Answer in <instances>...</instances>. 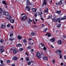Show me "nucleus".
<instances>
[{
	"mask_svg": "<svg viewBox=\"0 0 66 66\" xmlns=\"http://www.w3.org/2000/svg\"><path fill=\"white\" fill-rule=\"evenodd\" d=\"M39 47L42 49H44L45 50H46V47H45L44 44L43 43H42L40 44Z\"/></svg>",
	"mask_w": 66,
	"mask_h": 66,
	"instance_id": "obj_1",
	"label": "nucleus"
},
{
	"mask_svg": "<svg viewBox=\"0 0 66 66\" xmlns=\"http://www.w3.org/2000/svg\"><path fill=\"white\" fill-rule=\"evenodd\" d=\"M56 52L57 53V54H58V55H60V54H61V52H62V51H61V50H58L56 51Z\"/></svg>",
	"mask_w": 66,
	"mask_h": 66,
	"instance_id": "obj_2",
	"label": "nucleus"
},
{
	"mask_svg": "<svg viewBox=\"0 0 66 66\" xmlns=\"http://www.w3.org/2000/svg\"><path fill=\"white\" fill-rule=\"evenodd\" d=\"M27 19V17L26 16H24L21 18V20H25Z\"/></svg>",
	"mask_w": 66,
	"mask_h": 66,
	"instance_id": "obj_3",
	"label": "nucleus"
},
{
	"mask_svg": "<svg viewBox=\"0 0 66 66\" xmlns=\"http://www.w3.org/2000/svg\"><path fill=\"white\" fill-rule=\"evenodd\" d=\"M36 56L39 59H40V53L39 52L37 53Z\"/></svg>",
	"mask_w": 66,
	"mask_h": 66,
	"instance_id": "obj_4",
	"label": "nucleus"
},
{
	"mask_svg": "<svg viewBox=\"0 0 66 66\" xmlns=\"http://www.w3.org/2000/svg\"><path fill=\"white\" fill-rule=\"evenodd\" d=\"M46 9L44 10V12L45 15H47L48 12V9L47 8H46Z\"/></svg>",
	"mask_w": 66,
	"mask_h": 66,
	"instance_id": "obj_5",
	"label": "nucleus"
},
{
	"mask_svg": "<svg viewBox=\"0 0 66 66\" xmlns=\"http://www.w3.org/2000/svg\"><path fill=\"white\" fill-rule=\"evenodd\" d=\"M38 15H39L40 17L41 18L42 17V15H43V12H38Z\"/></svg>",
	"mask_w": 66,
	"mask_h": 66,
	"instance_id": "obj_6",
	"label": "nucleus"
},
{
	"mask_svg": "<svg viewBox=\"0 0 66 66\" xmlns=\"http://www.w3.org/2000/svg\"><path fill=\"white\" fill-rule=\"evenodd\" d=\"M18 51L16 50L15 49H14L13 50V52L14 54H15L16 53H18Z\"/></svg>",
	"mask_w": 66,
	"mask_h": 66,
	"instance_id": "obj_7",
	"label": "nucleus"
},
{
	"mask_svg": "<svg viewBox=\"0 0 66 66\" xmlns=\"http://www.w3.org/2000/svg\"><path fill=\"white\" fill-rule=\"evenodd\" d=\"M26 10L28 11H30V8L28 6H27L25 7Z\"/></svg>",
	"mask_w": 66,
	"mask_h": 66,
	"instance_id": "obj_8",
	"label": "nucleus"
},
{
	"mask_svg": "<svg viewBox=\"0 0 66 66\" xmlns=\"http://www.w3.org/2000/svg\"><path fill=\"white\" fill-rule=\"evenodd\" d=\"M3 14L6 15V16H7L9 15V13L7 12H5L4 11H3Z\"/></svg>",
	"mask_w": 66,
	"mask_h": 66,
	"instance_id": "obj_9",
	"label": "nucleus"
},
{
	"mask_svg": "<svg viewBox=\"0 0 66 66\" xmlns=\"http://www.w3.org/2000/svg\"><path fill=\"white\" fill-rule=\"evenodd\" d=\"M47 5V2L46 1L44 0V2H43V3L42 4V6H44V5Z\"/></svg>",
	"mask_w": 66,
	"mask_h": 66,
	"instance_id": "obj_10",
	"label": "nucleus"
},
{
	"mask_svg": "<svg viewBox=\"0 0 66 66\" xmlns=\"http://www.w3.org/2000/svg\"><path fill=\"white\" fill-rule=\"evenodd\" d=\"M55 4L56 5H61V4H62V2L61 1H60L58 3H56Z\"/></svg>",
	"mask_w": 66,
	"mask_h": 66,
	"instance_id": "obj_11",
	"label": "nucleus"
},
{
	"mask_svg": "<svg viewBox=\"0 0 66 66\" xmlns=\"http://www.w3.org/2000/svg\"><path fill=\"white\" fill-rule=\"evenodd\" d=\"M34 62L33 61H30L27 64L28 65H30L31 64V63H34Z\"/></svg>",
	"mask_w": 66,
	"mask_h": 66,
	"instance_id": "obj_12",
	"label": "nucleus"
},
{
	"mask_svg": "<svg viewBox=\"0 0 66 66\" xmlns=\"http://www.w3.org/2000/svg\"><path fill=\"white\" fill-rule=\"evenodd\" d=\"M55 40V39L54 38H53L50 40V41L51 42H54Z\"/></svg>",
	"mask_w": 66,
	"mask_h": 66,
	"instance_id": "obj_13",
	"label": "nucleus"
},
{
	"mask_svg": "<svg viewBox=\"0 0 66 66\" xmlns=\"http://www.w3.org/2000/svg\"><path fill=\"white\" fill-rule=\"evenodd\" d=\"M56 20L57 22H61V20L59 18H57Z\"/></svg>",
	"mask_w": 66,
	"mask_h": 66,
	"instance_id": "obj_14",
	"label": "nucleus"
},
{
	"mask_svg": "<svg viewBox=\"0 0 66 66\" xmlns=\"http://www.w3.org/2000/svg\"><path fill=\"white\" fill-rule=\"evenodd\" d=\"M43 60H48V57L46 56L44 57H43Z\"/></svg>",
	"mask_w": 66,
	"mask_h": 66,
	"instance_id": "obj_15",
	"label": "nucleus"
},
{
	"mask_svg": "<svg viewBox=\"0 0 66 66\" xmlns=\"http://www.w3.org/2000/svg\"><path fill=\"white\" fill-rule=\"evenodd\" d=\"M57 44L58 45H61L62 44V42L61 40H59L57 42Z\"/></svg>",
	"mask_w": 66,
	"mask_h": 66,
	"instance_id": "obj_16",
	"label": "nucleus"
},
{
	"mask_svg": "<svg viewBox=\"0 0 66 66\" xmlns=\"http://www.w3.org/2000/svg\"><path fill=\"white\" fill-rule=\"evenodd\" d=\"M4 49L1 48L0 49V52L2 53L3 52H4Z\"/></svg>",
	"mask_w": 66,
	"mask_h": 66,
	"instance_id": "obj_17",
	"label": "nucleus"
},
{
	"mask_svg": "<svg viewBox=\"0 0 66 66\" xmlns=\"http://www.w3.org/2000/svg\"><path fill=\"white\" fill-rule=\"evenodd\" d=\"M32 11L33 12H36V9L35 8H33L32 9Z\"/></svg>",
	"mask_w": 66,
	"mask_h": 66,
	"instance_id": "obj_18",
	"label": "nucleus"
},
{
	"mask_svg": "<svg viewBox=\"0 0 66 66\" xmlns=\"http://www.w3.org/2000/svg\"><path fill=\"white\" fill-rule=\"evenodd\" d=\"M11 19V16L10 15H9L8 17H7V20H10Z\"/></svg>",
	"mask_w": 66,
	"mask_h": 66,
	"instance_id": "obj_19",
	"label": "nucleus"
},
{
	"mask_svg": "<svg viewBox=\"0 0 66 66\" xmlns=\"http://www.w3.org/2000/svg\"><path fill=\"white\" fill-rule=\"evenodd\" d=\"M66 19V16H64L63 18H62L61 19V20H64V19Z\"/></svg>",
	"mask_w": 66,
	"mask_h": 66,
	"instance_id": "obj_20",
	"label": "nucleus"
},
{
	"mask_svg": "<svg viewBox=\"0 0 66 66\" xmlns=\"http://www.w3.org/2000/svg\"><path fill=\"white\" fill-rule=\"evenodd\" d=\"M10 21L11 23H14V22H14V19L11 20Z\"/></svg>",
	"mask_w": 66,
	"mask_h": 66,
	"instance_id": "obj_21",
	"label": "nucleus"
},
{
	"mask_svg": "<svg viewBox=\"0 0 66 66\" xmlns=\"http://www.w3.org/2000/svg\"><path fill=\"white\" fill-rule=\"evenodd\" d=\"M17 38L18 39H20H20H21L22 38V37H21V36H18L17 37Z\"/></svg>",
	"mask_w": 66,
	"mask_h": 66,
	"instance_id": "obj_22",
	"label": "nucleus"
},
{
	"mask_svg": "<svg viewBox=\"0 0 66 66\" xmlns=\"http://www.w3.org/2000/svg\"><path fill=\"white\" fill-rule=\"evenodd\" d=\"M18 59V57L16 56H15L13 58V60H17Z\"/></svg>",
	"mask_w": 66,
	"mask_h": 66,
	"instance_id": "obj_23",
	"label": "nucleus"
},
{
	"mask_svg": "<svg viewBox=\"0 0 66 66\" xmlns=\"http://www.w3.org/2000/svg\"><path fill=\"white\" fill-rule=\"evenodd\" d=\"M2 29H4L5 28V25H2L1 26Z\"/></svg>",
	"mask_w": 66,
	"mask_h": 66,
	"instance_id": "obj_24",
	"label": "nucleus"
},
{
	"mask_svg": "<svg viewBox=\"0 0 66 66\" xmlns=\"http://www.w3.org/2000/svg\"><path fill=\"white\" fill-rule=\"evenodd\" d=\"M21 46H22V45L20 44H19L16 45V46L17 47H21Z\"/></svg>",
	"mask_w": 66,
	"mask_h": 66,
	"instance_id": "obj_25",
	"label": "nucleus"
},
{
	"mask_svg": "<svg viewBox=\"0 0 66 66\" xmlns=\"http://www.w3.org/2000/svg\"><path fill=\"white\" fill-rule=\"evenodd\" d=\"M56 13L58 14H60L61 13V11H57Z\"/></svg>",
	"mask_w": 66,
	"mask_h": 66,
	"instance_id": "obj_26",
	"label": "nucleus"
},
{
	"mask_svg": "<svg viewBox=\"0 0 66 66\" xmlns=\"http://www.w3.org/2000/svg\"><path fill=\"white\" fill-rule=\"evenodd\" d=\"M29 21H28V24H30V23H31V22H32V21L31 20V19H30V18H29Z\"/></svg>",
	"mask_w": 66,
	"mask_h": 66,
	"instance_id": "obj_27",
	"label": "nucleus"
},
{
	"mask_svg": "<svg viewBox=\"0 0 66 66\" xmlns=\"http://www.w3.org/2000/svg\"><path fill=\"white\" fill-rule=\"evenodd\" d=\"M2 3L3 4H5V5H7V4H6V3L5 2V1H3L2 2Z\"/></svg>",
	"mask_w": 66,
	"mask_h": 66,
	"instance_id": "obj_28",
	"label": "nucleus"
},
{
	"mask_svg": "<svg viewBox=\"0 0 66 66\" xmlns=\"http://www.w3.org/2000/svg\"><path fill=\"white\" fill-rule=\"evenodd\" d=\"M31 36H35V34L34 33V32H32V33L31 34Z\"/></svg>",
	"mask_w": 66,
	"mask_h": 66,
	"instance_id": "obj_29",
	"label": "nucleus"
},
{
	"mask_svg": "<svg viewBox=\"0 0 66 66\" xmlns=\"http://www.w3.org/2000/svg\"><path fill=\"white\" fill-rule=\"evenodd\" d=\"M23 42L24 43V44H26V43L27 42V41L26 39H24L23 40Z\"/></svg>",
	"mask_w": 66,
	"mask_h": 66,
	"instance_id": "obj_30",
	"label": "nucleus"
},
{
	"mask_svg": "<svg viewBox=\"0 0 66 66\" xmlns=\"http://www.w3.org/2000/svg\"><path fill=\"white\" fill-rule=\"evenodd\" d=\"M26 60L27 62L29 61V58L28 57H26Z\"/></svg>",
	"mask_w": 66,
	"mask_h": 66,
	"instance_id": "obj_31",
	"label": "nucleus"
},
{
	"mask_svg": "<svg viewBox=\"0 0 66 66\" xmlns=\"http://www.w3.org/2000/svg\"><path fill=\"white\" fill-rule=\"evenodd\" d=\"M27 4H29V5H31V4L30 3V1H29L28 0L27 1Z\"/></svg>",
	"mask_w": 66,
	"mask_h": 66,
	"instance_id": "obj_32",
	"label": "nucleus"
},
{
	"mask_svg": "<svg viewBox=\"0 0 66 66\" xmlns=\"http://www.w3.org/2000/svg\"><path fill=\"white\" fill-rule=\"evenodd\" d=\"M14 38L13 37V38H9V40H14Z\"/></svg>",
	"mask_w": 66,
	"mask_h": 66,
	"instance_id": "obj_33",
	"label": "nucleus"
},
{
	"mask_svg": "<svg viewBox=\"0 0 66 66\" xmlns=\"http://www.w3.org/2000/svg\"><path fill=\"white\" fill-rule=\"evenodd\" d=\"M61 26V24H57V27H60V26Z\"/></svg>",
	"mask_w": 66,
	"mask_h": 66,
	"instance_id": "obj_34",
	"label": "nucleus"
},
{
	"mask_svg": "<svg viewBox=\"0 0 66 66\" xmlns=\"http://www.w3.org/2000/svg\"><path fill=\"white\" fill-rule=\"evenodd\" d=\"M23 50V48H20L19 49V51H22Z\"/></svg>",
	"mask_w": 66,
	"mask_h": 66,
	"instance_id": "obj_35",
	"label": "nucleus"
},
{
	"mask_svg": "<svg viewBox=\"0 0 66 66\" xmlns=\"http://www.w3.org/2000/svg\"><path fill=\"white\" fill-rule=\"evenodd\" d=\"M9 36H10V37H12V36H13V34H10L9 35Z\"/></svg>",
	"mask_w": 66,
	"mask_h": 66,
	"instance_id": "obj_36",
	"label": "nucleus"
},
{
	"mask_svg": "<svg viewBox=\"0 0 66 66\" xmlns=\"http://www.w3.org/2000/svg\"><path fill=\"white\" fill-rule=\"evenodd\" d=\"M4 42V40L3 39H1V40L0 42L1 43H2Z\"/></svg>",
	"mask_w": 66,
	"mask_h": 66,
	"instance_id": "obj_37",
	"label": "nucleus"
},
{
	"mask_svg": "<svg viewBox=\"0 0 66 66\" xmlns=\"http://www.w3.org/2000/svg\"><path fill=\"white\" fill-rule=\"evenodd\" d=\"M51 17H52V16H51V15H49L48 16V19H50V18H51Z\"/></svg>",
	"mask_w": 66,
	"mask_h": 66,
	"instance_id": "obj_38",
	"label": "nucleus"
},
{
	"mask_svg": "<svg viewBox=\"0 0 66 66\" xmlns=\"http://www.w3.org/2000/svg\"><path fill=\"white\" fill-rule=\"evenodd\" d=\"M2 12V8H1L0 9V13H1Z\"/></svg>",
	"mask_w": 66,
	"mask_h": 66,
	"instance_id": "obj_39",
	"label": "nucleus"
},
{
	"mask_svg": "<svg viewBox=\"0 0 66 66\" xmlns=\"http://www.w3.org/2000/svg\"><path fill=\"white\" fill-rule=\"evenodd\" d=\"M47 30H48V29L46 28L44 30L43 32H46L47 31Z\"/></svg>",
	"mask_w": 66,
	"mask_h": 66,
	"instance_id": "obj_40",
	"label": "nucleus"
},
{
	"mask_svg": "<svg viewBox=\"0 0 66 66\" xmlns=\"http://www.w3.org/2000/svg\"><path fill=\"white\" fill-rule=\"evenodd\" d=\"M34 44V42H33L32 43H29L30 45H33Z\"/></svg>",
	"mask_w": 66,
	"mask_h": 66,
	"instance_id": "obj_41",
	"label": "nucleus"
},
{
	"mask_svg": "<svg viewBox=\"0 0 66 66\" xmlns=\"http://www.w3.org/2000/svg\"><path fill=\"white\" fill-rule=\"evenodd\" d=\"M55 60H53L52 62H53V64H55Z\"/></svg>",
	"mask_w": 66,
	"mask_h": 66,
	"instance_id": "obj_42",
	"label": "nucleus"
},
{
	"mask_svg": "<svg viewBox=\"0 0 66 66\" xmlns=\"http://www.w3.org/2000/svg\"><path fill=\"white\" fill-rule=\"evenodd\" d=\"M7 63H10V61L9 60H7Z\"/></svg>",
	"mask_w": 66,
	"mask_h": 66,
	"instance_id": "obj_43",
	"label": "nucleus"
},
{
	"mask_svg": "<svg viewBox=\"0 0 66 66\" xmlns=\"http://www.w3.org/2000/svg\"><path fill=\"white\" fill-rule=\"evenodd\" d=\"M10 26H11L10 25V24H7V27H10Z\"/></svg>",
	"mask_w": 66,
	"mask_h": 66,
	"instance_id": "obj_44",
	"label": "nucleus"
},
{
	"mask_svg": "<svg viewBox=\"0 0 66 66\" xmlns=\"http://www.w3.org/2000/svg\"><path fill=\"white\" fill-rule=\"evenodd\" d=\"M4 65V64L3 63H1V65H0V66H3Z\"/></svg>",
	"mask_w": 66,
	"mask_h": 66,
	"instance_id": "obj_45",
	"label": "nucleus"
},
{
	"mask_svg": "<svg viewBox=\"0 0 66 66\" xmlns=\"http://www.w3.org/2000/svg\"><path fill=\"white\" fill-rule=\"evenodd\" d=\"M37 13H36V14H35V17H37Z\"/></svg>",
	"mask_w": 66,
	"mask_h": 66,
	"instance_id": "obj_46",
	"label": "nucleus"
},
{
	"mask_svg": "<svg viewBox=\"0 0 66 66\" xmlns=\"http://www.w3.org/2000/svg\"><path fill=\"white\" fill-rule=\"evenodd\" d=\"M50 36H51V34H50L48 35V37H50Z\"/></svg>",
	"mask_w": 66,
	"mask_h": 66,
	"instance_id": "obj_47",
	"label": "nucleus"
},
{
	"mask_svg": "<svg viewBox=\"0 0 66 66\" xmlns=\"http://www.w3.org/2000/svg\"><path fill=\"white\" fill-rule=\"evenodd\" d=\"M28 40H32V38H30L28 39Z\"/></svg>",
	"mask_w": 66,
	"mask_h": 66,
	"instance_id": "obj_48",
	"label": "nucleus"
},
{
	"mask_svg": "<svg viewBox=\"0 0 66 66\" xmlns=\"http://www.w3.org/2000/svg\"><path fill=\"white\" fill-rule=\"evenodd\" d=\"M1 63H3V61L2 60H1L0 61Z\"/></svg>",
	"mask_w": 66,
	"mask_h": 66,
	"instance_id": "obj_49",
	"label": "nucleus"
},
{
	"mask_svg": "<svg viewBox=\"0 0 66 66\" xmlns=\"http://www.w3.org/2000/svg\"><path fill=\"white\" fill-rule=\"evenodd\" d=\"M31 46H29L28 47V48H27V49L28 48V49H31Z\"/></svg>",
	"mask_w": 66,
	"mask_h": 66,
	"instance_id": "obj_50",
	"label": "nucleus"
},
{
	"mask_svg": "<svg viewBox=\"0 0 66 66\" xmlns=\"http://www.w3.org/2000/svg\"><path fill=\"white\" fill-rule=\"evenodd\" d=\"M20 60L21 61H23V58H21Z\"/></svg>",
	"mask_w": 66,
	"mask_h": 66,
	"instance_id": "obj_51",
	"label": "nucleus"
},
{
	"mask_svg": "<svg viewBox=\"0 0 66 66\" xmlns=\"http://www.w3.org/2000/svg\"><path fill=\"white\" fill-rule=\"evenodd\" d=\"M42 25L43 27H45V26L42 23Z\"/></svg>",
	"mask_w": 66,
	"mask_h": 66,
	"instance_id": "obj_52",
	"label": "nucleus"
},
{
	"mask_svg": "<svg viewBox=\"0 0 66 66\" xmlns=\"http://www.w3.org/2000/svg\"><path fill=\"white\" fill-rule=\"evenodd\" d=\"M60 59H61V58L62 57V56L61 55H60Z\"/></svg>",
	"mask_w": 66,
	"mask_h": 66,
	"instance_id": "obj_53",
	"label": "nucleus"
},
{
	"mask_svg": "<svg viewBox=\"0 0 66 66\" xmlns=\"http://www.w3.org/2000/svg\"><path fill=\"white\" fill-rule=\"evenodd\" d=\"M25 54H26V55H28V53H27V52H26L25 53Z\"/></svg>",
	"mask_w": 66,
	"mask_h": 66,
	"instance_id": "obj_54",
	"label": "nucleus"
},
{
	"mask_svg": "<svg viewBox=\"0 0 66 66\" xmlns=\"http://www.w3.org/2000/svg\"><path fill=\"white\" fill-rule=\"evenodd\" d=\"M12 66H15V65L14 64H12Z\"/></svg>",
	"mask_w": 66,
	"mask_h": 66,
	"instance_id": "obj_55",
	"label": "nucleus"
},
{
	"mask_svg": "<svg viewBox=\"0 0 66 66\" xmlns=\"http://www.w3.org/2000/svg\"><path fill=\"white\" fill-rule=\"evenodd\" d=\"M40 19H41V20H44V19H43L42 18H41Z\"/></svg>",
	"mask_w": 66,
	"mask_h": 66,
	"instance_id": "obj_56",
	"label": "nucleus"
},
{
	"mask_svg": "<svg viewBox=\"0 0 66 66\" xmlns=\"http://www.w3.org/2000/svg\"><path fill=\"white\" fill-rule=\"evenodd\" d=\"M63 63H61V66H62V65H63Z\"/></svg>",
	"mask_w": 66,
	"mask_h": 66,
	"instance_id": "obj_57",
	"label": "nucleus"
},
{
	"mask_svg": "<svg viewBox=\"0 0 66 66\" xmlns=\"http://www.w3.org/2000/svg\"><path fill=\"white\" fill-rule=\"evenodd\" d=\"M41 56H44V55L43 54V53H42L41 54Z\"/></svg>",
	"mask_w": 66,
	"mask_h": 66,
	"instance_id": "obj_58",
	"label": "nucleus"
},
{
	"mask_svg": "<svg viewBox=\"0 0 66 66\" xmlns=\"http://www.w3.org/2000/svg\"><path fill=\"white\" fill-rule=\"evenodd\" d=\"M0 48H3V46H0Z\"/></svg>",
	"mask_w": 66,
	"mask_h": 66,
	"instance_id": "obj_59",
	"label": "nucleus"
},
{
	"mask_svg": "<svg viewBox=\"0 0 66 66\" xmlns=\"http://www.w3.org/2000/svg\"><path fill=\"white\" fill-rule=\"evenodd\" d=\"M26 14L25 13H22V14L21 15H25Z\"/></svg>",
	"mask_w": 66,
	"mask_h": 66,
	"instance_id": "obj_60",
	"label": "nucleus"
},
{
	"mask_svg": "<svg viewBox=\"0 0 66 66\" xmlns=\"http://www.w3.org/2000/svg\"><path fill=\"white\" fill-rule=\"evenodd\" d=\"M51 47H52L53 48H54V47L53 46L51 45Z\"/></svg>",
	"mask_w": 66,
	"mask_h": 66,
	"instance_id": "obj_61",
	"label": "nucleus"
},
{
	"mask_svg": "<svg viewBox=\"0 0 66 66\" xmlns=\"http://www.w3.org/2000/svg\"><path fill=\"white\" fill-rule=\"evenodd\" d=\"M11 28H12V29H14V28L13 27V26H11Z\"/></svg>",
	"mask_w": 66,
	"mask_h": 66,
	"instance_id": "obj_62",
	"label": "nucleus"
},
{
	"mask_svg": "<svg viewBox=\"0 0 66 66\" xmlns=\"http://www.w3.org/2000/svg\"><path fill=\"white\" fill-rule=\"evenodd\" d=\"M48 34H48V33L47 34H45V35H48Z\"/></svg>",
	"mask_w": 66,
	"mask_h": 66,
	"instance_id": "obj_63",
	"label": "nucleus"
},
{
	"mask_svg": "<svg viewBox=\"0 0 66 66\" xmlns=\"http://www.w3.org/2000/svg\"><path fill=\"white\" fill-rule=\"evenodd\" d=\"M31 51H32V52H34V50H33V49H32L31 50Z\"/></svg>",
	"mask_w": 66,
	"mask_h": 66,
	"instance_id": "obj_64",
	"label": "nucleus"
}]
</instances>
